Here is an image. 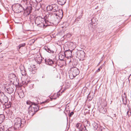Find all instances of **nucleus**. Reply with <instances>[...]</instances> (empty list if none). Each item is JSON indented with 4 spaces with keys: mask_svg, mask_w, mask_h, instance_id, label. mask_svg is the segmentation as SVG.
I'll return each mask as SVG.
<instances>
[{
    "mask_svg": "<svg viewBox=\"0 0 131 131\" xmlns=\"http://www.w3.org/2000/svg\"><path fill=\"white\" fill-rule=\"evenodd\" d=\"M5 91L9 94H11L14 91V90L11 86H9L7 88Z\"/></svg>",
    "mask_w": 131,
    "mask_h": 131,
    "instance_id": "obj_11",
    "label": "nucleus"
},
{
    "mask_svg": "<svg viewBox=\"0 0 131 131\" xmlns=\"http://www.w3.org/2000/svg\"><path fill=\"white\" fill-rule=\"evenodd\" d=\"M54 16H55L56 17L57 16V14L55 13L54 14H52V15H51L50 14H49V15L48 16V20H49L51 21H53L52 23H53V21L54 20L53 19V18L54 17Z\"/></svg>",
    "mask_w": 131,
    "mask_h": 131,
    "instance_id": "obj_10",
    "label": "nucleus"
},
{
    "mask_svg": "<svg viewBox=\"0 0 131 131\" xmlns=\"http://www.w3.org/2000/svg\"><path fill=\"white\" fill-rule=\"evenodd\" d=\"M106 110L105 108L102 107L100 108L99 112L105 114L106 113Z\"/></svg>",
    "mask_w": 131,
    "mask_h": 131,
    "instance_id": "obj_18",
    "label": "nucleus"
},
{
    "mask_svg": "<svg viewBox=\"0 0 131 131\" xmlns=\"http://www.w3.org/2000/svg\"><path fill=\"white\" fill-rule=\"evenodd\" d=\"M116 115L115 114H114V116H113V117H116Z\"/></svg>",
    "mask_w": 131,
    "mask_h": 131,
    "instance_id": "obj_38",
    "label": "nucleus"
},
{
    "mask_svg": "<svg viewBox=\"0 0 131 131\" xmlns=\"http://www.w3.org/2000/svg\"><path fill=\"white\" fill-rule=\"evenodd\" d=\"M15 7L16 10L17 11L18 13L21 12L22 11V10L24 9L21 6L19 5L16 6Z\"/></svg>",
    "mask_w": 131,
    "mask_h": 131,
    "instance_id": "obj_12",
    "label": "nucleus"
},
{
    "mask_svg": "<svg viewBox=\"0 0 131 131\" xmlns=\"http://www.w3.org/2000/svg\"><path fill=\"white\" fill-rule=\"evenodd\" d=\"M53 8L52 12H57L58 10V7L57 5L55 4L53 5Z\"/></svg>",
    "mask_w": 131,
    "mask_h": 131,
    "instance_id": "obj_15",
    "label": "nucleus"
},
{
    "mask_svg": "<svg viewBox=\"0 0 131 131\" xmlns=\"http://www.w3.org/2000/svg\"><path fill=\"white\" fill-rule=\"evenodd\" d=\"M84 128L85 129V130H80V131H87V130L86 129V127L84 126Z\"/></svg>",
    "mask_w": 131,
    "mask_h": 131,
    "instance_id": "obj_36",
    "label": "nucleus"
},
{
    "mask_svg": "<svg viewBox=\"0 0 131 131\" xmlns=\"http://www.w3.org/2000/svg\"><path fill=\"white\" fill-rule=\"evenodd\" d=\"M122 96L123 104L125 105H126L127 103V100L125 93H124L123 94H122Z\"/></svg>",
    "mask_w": 131,
    "mask_h": 131,
    "instance_id": "obj_8",
    "label": "nucleus"
},
{
    "mask_svg": "<svg viewBox=\"0 0 131 131\" xmlns=\"http://www.w3.org/2000/svg\"><path fill=\"white\" fill-rule=\"evenodd\" d=\"M66 56L62 55L60 54L59 56V58L60 60H63L64 58Z\"/></svg>",
    "mask_w": 131,
    "mask_h": 131,
    "instance_id": "obj_22",
    "label": "nucleus"
},
{
    "mask_svg": "<svg viewBox=\"0 0 131 131\" xmlns=\"http://www.w3.org/2000/svg\"><path fill=\"white\" fill-rule=\"evenodd\" d=\"M1 91L0 90V94H1Z\"/></svg>",
    "mask_w": 131,
    "mask_h": 131,
    "instance_id": "obj_44",
    "label": "nucleus"
},
{
    "mask_svg": "<svg viewBox=\"0 0 131 131\" xmlns=\"http://www.w3.org/2000/svg\"><path fill=\"white\" fill-rule=\"evenodd\" d=\"M128 80L129 81L131 80V74L129 75L128 78Z\"/></svg>",
    "mask_w": 131,
    "mask_h": 131,
    "instance_id": "obj_35",
    "label": "nucleus"
},
{
    "mask_svg": "<svg viewBox=\"0 0 131 131\" xmlns=\"http://www.w3.org/2000/svg\"><path fill=\"white\" fill-rule=\"evenodd\" d=\"M44 20H45V17H44V19L40 16H38L35 19V23L36 24H37V26L39 25H41V26H44V24L42 23V21H43Z\"/></svg>",
    "mask_w": 131,
    "mask_h": 131,
    "instance_id": "obj_3",
    "label": "nucleus"
},
{
    "mask_svg": "<svg viewBox=\"0 0 131 131\" xmlns=\"http://www.w3.org/2000/svg\"><path fill=\"white\" fill-rule=\"evenodd\" d=\"M32 9V6L28 7L24 10V13L26 14V15H28L31 13Z\"/></svg>",
    "mask_w": 131,
    "mask_h": 131,
    "instance_id": "obj_7",
    "label": "nucleus"
},
{
    "mask_svg": "<svg viewBox=\"0 0 131 131\" xmlns=\"http://www.w3.org/2000/svg\"><path fill=\"white\" fill-rule=\"evenodd\" d=\"M34 0H31V2H30V4L31 5V6H32V4L33 3H34Z\"/></svg>",
    "mask_w": 131,
    "mask_h": 131,
    "instance_id": "obj_34",
    "label": "nucleus"
},
{
    "mask_svg": "<svg viewBox=\"0 0 131 131\" xmlns=\"http://www.w3.org/2000/svg\"><path fill=\"white\" fill-rule=\"evenodd\" d=\"M64 54L66 56L67 54L69 57H71L72 56V52L71 51L66 50L64 52Z\"/></svg>",
    "mask_w": 131,
    "mask_h": 131,
    "instance_id": "obj_14",
    "label": "nucleus"
},
{
    "mask_svg": "<svg viewBox=\"0 0 131 131\" xmlns=\"http://www.w3.org/2000/svg\"><path fill=\"white\" fill-rule=\"evenodd\" d=\"M42 1V0H34V3L36 2V3H39L40 2H41Z\"/></svg>",
    "mask_w": 131,
    "mask_h": 131,
    "instance_id": "obj_29",
    "label": "nucleus"
},
{
    "mask_svg": "<svg viewBox=\"0 0 131 131\" xmlns=\"http://www.w3.org/2000/svg\"><path fill=\"white\" fill-rule=\"evenodd\" d=\"M85 130V129L84 128L83 129V130Z\"/></svg>",
    "mask_w": 131,
    "mask_h": 131,
    "instance_id": "obj_41",
    "label": "nucleus"
},
{
    "mask_svg": "<svg viewBox=\"0 0 131 131\" xmlns=\"http://www.w3.org/2000/svg\"><path fill=\"white\" fill-rule=\"evenodd\" d=\"M8 101V99L7 97L5 94L2 93L0 94V102L1 104H4Z\"/></svg>",
    "mask_w": 131,
    "mask_h": 131,
    "instance_id": "obj_4",
    "label": "nucleus"
},
{
    "mask_svg": "<svg viewBox=\"0 0 131 131\" xmlns=\"http://www.w3.org/2000/svg\"><path fill=\"white\" fill-rule=\"evenodd\" d=\"M28 108V113L30 115L32 116L38 110L39 107L37 104L33 103L31 106V107Z\"/></svg>",
    "mask_w": 131,
    "mask_h": 131,
    "instance_id": "obj_1",
    "label": "nucleus"
},
{
    "mask_svg": "<svg viewBox=\"0 0 131 131\" xmlns=\"http://www.w3.org/2000/svg\"><path fill=\"white\" fill-rule=\"evenodd\" d=\"M71 71L72 72V75L74 77L78 75L79 73V71L77 68L74 67L72 68Z\"/></svg>",
    "mask_w": 131,
    "mask_h": 131,
    "instance_id": "obj_5",
    "label": "nucleus"
},
{
    "mask_svg": "<svg viewBox=\"0 0 131 131\" xmlns=\"http://www.w3.org/2000/svg\"><path fill=\"white\" fill-rule=\"evenodd\" d=\"M80 53L82 54L83 56H85V53L83 51H80Z\"/></svg>",
    "mask_w": 131,
    "mask_h": 131,
    "instance_id": "obj_30",
    "label": "nucleus"
},
{
    "mask_svg": "<svg viewBox=\"0 0 131 131\" xmlns=\"http://www.w3.org/2000/svg\"><path fill=\"white\" fill-rule=\"evenodd\" d=\"M35 65H33L32 66V69L31 71H30V72L32 74H34L36 72V69H35V68L34 69H33V68H35Z\"/></svg>",
    "mask_w": 131,
    "mask_h": 131,
    "instance_id": "obj_23",
    "label": "nucleus"
},
{
    "mask_svg": "<svg viewBox=\"0 0 131 131\" xmlns=\"http://www.w3.org/2000/svg\"><path fill=\"white\" fill-rule=\"evenodd\" d=\"M26 103L27 104L29 105V106L28 108H30V107H31V105H32V104L33 103L29 101H28Z\"/></svg>",
    "mask_w": 131,
    "mask_h": 131,
    "instance_id": "obj_27",
    "label": "nucleus"
},
{
    "mask_svg": "<svg viewBox=\"0 0 131 131\" xmlns=\"http://www.w3.org/2000/svg\"><path fill=\"white\" fill-rule=\"evenodd\" d=\"M4 104L5 105L6 108H8L11 106V103L10 102H9L8 104V103H6V104L4 103Z\"/></svg>",
    "mask_w": 131,
    "mask_h": 131,
    "instance_id": "obj_26",
    "label": "nucleus"
},
{
    "mask_svg": "<svg viewBox=\"0 0 131 131\" xmlns=\"http://www.w3.org/2000/svg\"><path fill=\"white\" fill-rule=\"evenodd\" d=\"M44 49L48 52L52 53H53L54 52V51L51 50L49 48L47 47H44Z\"/></svg>",
    "mask_w": 131,
    "mask_h": 131,
    "instance_id": "obj_17",
    "label": "nucleus"
},
{
    "mask_svg": "<svg viewBox=\"0 0 131 131\" xmlns=\"http://www.w3.org/2000/svg\"><path fill=\"white\" fill-rule=\"evenodd\" d=\"M26 44L25 43H24L20 44L19 46L17 47V49L19 50L21 47H23L25 46Z\"/></svg>",
    "mask_w": 131,
    "mask_h": 131,
    "instance_id": "obj_25",
    "label": "nucleus"
},
{
    "mask_svg": "<svg viewBox=\"0 0 131 131\" xmlns=\"http://www.w3.org/2000/svg\"><path fill=\"white\" fill-rule=\"evenodd\" d=\"M45 78L44 77H42V78Z\"/></svg>",
    "mask_w": 131,
    "mask_h": 131,
    "instance_id": "obj_45",
    "label": "nucleus"
},
{
    "mask_svg": "<svg viewBox=\"0 0 131 131\" xmlns=\"http://www.w3.org/2000/svg\"><path fill=\"white\" fill-rule=\"evenodd\" d=\"M32 5L35 8V10H38L41 7V5L40 4L36 3V2L33 3Z\"/></svg>",
    "mask_w": 131,
    "mask_h": 131,
    "instance_id": "obj_9",
    "label": "nucleus"
},
{
    "mask_svg": "<svg viewBox=\"0 0 131 131\" xmlns=\"http://www.w3.org/2000/svg\"><path fill=\"white\" fill-rule=\"evenodd\" d=\"M46 101H45V102H42L41 103H45L46 102Z\"/></svg>",
    "mask_w": 131,
    "mask_h": 131,
    "instance_id": "obj_39",
    "label": "nucleus"
},
{
    "mask_svg": "<svg viewBox=\"0 0 131 131\" xmlns=\"http://www.w3.org/2000/svg\"><path fill=\"white\" fill-rule=\"evenodd\" d=\"M21 73L22 74V75H24V74H23V72H22V71H21Z\"/></svg>",
    "mask_w": 131,
    "mask_h": 131,
    "instance_id": "obj_40",
    "label": "nucleus"
},
{
    "mask_svg": "<svg viewBox=\"0 0 131 131\" xmlns=\"http://www.w3.org/2000/svg\"><path fill=\"white\" fill-rule=\"evenodd\" d=\"M89 28H90V27L91 28H92L93 27V25L92 24L90 23L89 24Z\"/></svg>",
    "mask_w": 131,
    "mask_h": 131,
    "instance_id": "obj_32",
    "label": "nucleus"
},
{
    "mask_svg": "<svg viewBox=\"0 0 131 131\" xmlns=\"http://www.w3.org/2000/svg\"><path fill=\"white\" fill-rule=\"evenodd\" d=\"M73 114L74 112H71L70 113L69 116L70 117H71L72 116V115H73Z\"/></svg>",
    "mask_w": 131,
    "mask_h": 131,
    "instance_id": "obj_31",
    "label": "nucleus"
},
{
    "mask_svg": "<svg viewBox=\"0 0 131 131\" xmlns=\"http://www.w3.org/2000/svg\"><path fill=\"white\" fill-rule=\"evenodd\" d=\"M4 116L3 115H0V123H2L3 120L4 119Z\"/></svg>",
    "mask_w": 131,
    "mask_h": 131,
    "instance_id": "obj_21",
    "label": "nucleus"
},
{
    "mask_svg": "<svg viewBox=\"0 0 131 131\" xmlns=\"http://www.w3.org/2000/svg\"><path fill=\"white\" fill-rule=\"evenodd\" d=\"M45 19V22H46V19Z\"/></svg>",
    "mask_w": 131,
    "mask_h": 131,
    "instance_id": "obj_43",
    "label": "nucleus"
},
{
    "mask_svg": "<svg viewBox=\"0 0 131 131\" xmlns=\"http://www.w3.org/2000/svg\"><path fill=\"white\" fill-rule=\"evenodd\" d=\"M28 69L29 70V71H30V70L31 69V68H29Z\"/></svg>",
    "mask_w": 131,
    "mask_h": 131,
    "instance_id": "obj_42",
    "label": "nucleus"
},
{
    "mask_svg": "<svg viewBox=\"0 0 131 131\" xmlns=\"http://www.w3.org/2000/svg\"><path fill=\"white\" fill-rule=\"evenodd\" d=\"M102 68V66H101L100 68H99L96 71L97 72H99L100 71L101 69Z\"/></svg>",
    "mask_w": 131,
    "mask_h": 131,
    "instance_id": "obj_33",
    "label": "nucleus"
},
{
    "mask_svg": "<svg viewBox=\"0 0 131 131\" xmlns=\"http://www.w3.org/2000/svg\"><path fill=\"white\" fill-rule=\"evenodd\" d=\"M36 60L37 61V63L38 64H40L41 63V62L42 61V59L41 58H39L36 59Z\"/></svg>",
    "mask_w": 131,
    "mask_h": 131,
    "instance_id": "obj_24",
    "label": "nucleus"
},
{
    "mask_svg": "<svg viewBox=\"0 0 131 131\" xmlns=\"http://www.w3.org/2000/svg\"><path fill=\"white\" fill-rule=\"evenodd\" d=\"M47 21L48 22V21H49L48 20H47Z\"/></svg>",
    "mask_w": 131,
    "mask_h": 131,
    "instance_id": "obj_46",
    "label": "nucleus"
},
{
    "mask_svg": "<svg viewBox=\"0 0 131 131\" xmlns=\"http://www.w3.org/2000/svg\"><path fill=\"white\" fill-rule=\"evenodd\" d=\"M93 125L94 128V129L96 130L97 129V128L99 127V125L96 123H94L93 124Z\"/></svg>",
    "mask_w": 131,
    "mask_h": 131,
    "instance_id": "obj_20",
    "label": "nucleus"
},
{
    "mask_svg": "<svg viewBox=\"0 0 131 131\" xmlns=\"http://www.w3.org/2000/svg\"><path fill=\"white\" fill-rule=\"evenodd\" d=\"M58 4L61 5H64L66 2V0H57Z\"/></svg>",
    "mask_w": 131,
    "mask_h": 131,
    "instance_id": "obj_16",
    "label": "nucleus"
},
{
    "mask_svg": "<svg viewBox=\"0 0 131 131\" xmlns=\"http://www.w3.org/2000/svg\"><path fill=\"white\" fill-rule=\"evenodd\" d=\"M81 125L80 123H78L77 124L76 127L77 128L79 129L80 128V126H81Z\"/></svg>",
    "mask_w": 131,
    "mask_h": 131,
    "instance_id": "obj_28",
    "label": "nucleus"
},
{
    "mask_svg": "<svg viewBox=\"0 0 131 131\" xmlns=\"http://www.w3.org/2000/svg\"><path fill=\"white\" fill-rule=\"evenodd\" d=\"M14 127L16 129L21 128L22 123L21 119L19 117L16 118L14 120Z\"/></svg>",
    "mask_w": 131,
    "mask_h": 131,
    "instance_id": "obj_2",
    "label": "nucleus"
},
{
    "mask_svg": "<svg viewBox=\"0 0 131 131\" xmlns=\"http://www.w3.org/2000/svg\"><path fill=\"white\" fill-rule=\"evenodd\" d=\"M53 5H49L47 7V9L48 11H52L53 8Z\"/></svg>",
    "mask_w": 131,
    "mask_h": 131,
    "instance_id": "obj_19",
    "label": "nucleus"
},
{
    "mask_svg": "<svg viewBox=\"0 0 131 131\" xmlns=\"http://www.w3.org/2000/svg\"><path fill=\"white\" fill-rule=\"evenodd\" d=\"M124 111L126 113V114L128 117L131 115V108L130 106L128 104L127 105V107H124Z\"/></svg>",
    "mask_w": 131,
    "mask_h": 131,
    "instance_id": "obj_6",
    "label": "nucleus"
},
{
    "mask_svg": "<svg viewBox=\"0 0 131 131\" xmlns=\"http://www.w3.org/2000/svg\"><path fill=\"white\" fill-rule=\"evenodd\" d=\"M45 61L46 64L49 65H51V64H53L54 62L51 60L48 59H45Z\"/></svg>",
    "mask_w": 131,
    "mask_h": 131,
    "instance_id": "obj_13",
    "label": "nucleus"
},
{
    "mask_svg": "<svg viewBox=\"0 0 131 131\" xmlns=\"http://www.w3.org/2000/svg\"><path fill=\"white\" fill-rule=\"evenodd\" d=\"M104 130H105V129H103L102 130V129H100V128L99 129V130L100 131H102V130L103 131Z\"/></svg>",
    "mask_w": 131,
    "mask_h": 131,
    "instance_id": "obj_37",
    "label": "nucleus"
}]
</instances>
